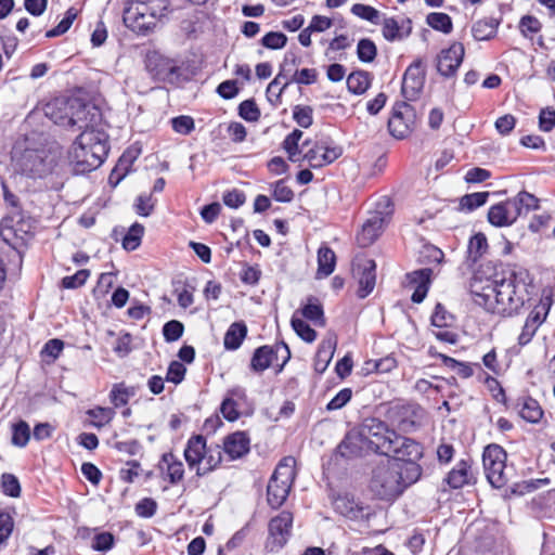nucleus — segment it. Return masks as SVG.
Instances as JSON below:
<instances>
[{"label": "nucleus", "instance_id": "14", "mask_svg": "<svg viewBox=\"0 0 555 555\" xmlns=\"http://www.w3.org/2000/svg\"><path fill=\"white\" fill-rule=\"evenodd\" d=\"M359 448L365 453H378L382 444V421L378 417L363 420L359 429Z\"/></svg>", "mask_w": 555, "mask_h": 555}, {"label": "nucleus", "instance_id": "9", "mask_svg": "<svg viewBox=\"0 0 555 555\" xmlns=\"http://www.w3.org/2000/svg\"><path fill=\"white\" fill-rule=\"evenodd\" d=\"M343 155V147L330 138L317 140L309 149L304 151L302 159L311 168L318 169L334 163Z\"/></svg>", "mask_w": 555, "mask_h": 555}, {"label": "nucleus", "instance_id": "45", "mask_svg": "<svg viewBox=\"0 0 555 555\" xmlns=\"http://www.w3.org/2000/svg\"><path fill=\"white\" fill-rule=\"evenodd\" d=\"M143 233H144V227L142 224H140V223L132 224L122 240L124 248L127 250L137 249L141 243Z\"/></svg>", "mask_w": 555, "mask_h": 555}, {"label": "nucleus", "instance_id": "29", "mask_svg": "<svg viewBox=\"0 0 555 555\" xmlns=\"http://www.w3.org/2000/svg\"><path fill=\"white\" fill-rule=\"evenodd\" d=\"M249 451V438L245 433L236 431L229 435L224 440V452L231 459L243 456Z\"/></svg>", "mask_w": 555, "mask_h": 555}, {"label": "nucleus", "instance_id": "46", "mask_svg": "<svg viewBox=\"0 0 555 555\" xmlns=\"http://www.w3.org/2000/svg\"><path fill=\"white\" fill-rule=\"evenodd\" d=\"M292 327L295 333L306 343H313L317 338V332L307 324L300 318H297L296 314L292 318Z\"/></svg>", "mask_w": 555, "mask_h": 555}, {"label": "nucleus", "instance_id": "23", "mask_svg": "<svg viewBox=\"0 0 555 555\" xmlns=\"http://www.w3.org/2000/svg\"><path fill=\"white\" fill-rule=\"evenodd\" d=\"M158 469L162 478L168 480L170 485H178L184 477V465L172 453L163 454L158 463Z\"/></svg>", "mask_w": 555, "mask_h": 555}, {"label": "nucleus", "instance_id": "47", "mask_svg": "<svg viewBox=\"0 0 555 555\" xmlns=\"http://www.w3.org/2000/svg\"><path fill=\"white\" fill-rule=\"evenodd\" d=\"M488 197V192H476L472 194H466L461 198L460 205L463 209L473 211L483 206L487 203Z\"/></svg>", "mask_w": 555, "mask_h": 555}, {"label": "nucleus", "instance_id": "19", "mask_svg": "<svg viewBox=\"0 0 555 555\" xmlns=\"http://www.w3.org/2000/svg\"><path fill=\"white\" fill-rule=\"evenodd\" d=\"M146 66L159 81L173 82L179 76V67L175 61L158 54L149 56Z\"/></svg>", "mask_w": 555, "mask_h": 555}, {"label": "nucleus", "instance_id": "26", "mask_svg": "<svg viewBox=\"0 0 555 555\" xmlns=\"http://www.w3.org/2000/svg\"><path fill=\"white\" fill-rule=\"evenodd\" d=\"M80 108L70 109V126L68 128L77 126L78 129L91 130L94 129L93 125L99 118V111L95 106L83 103L80 100Z\"/></svg>", "mask_w": 555, "mask_h": 555}, {"label": "nucleus", "instance_id": "55", "mask_svg": "<svg viewBox=\"0 0 555 555\" xmlns=\"http://www.w3.org/2000/svg\"><path fill=\"white\" fill-rule=\"evenodd\" d=\"M183 330L181 322L171 320L164 325L163 334L167 341H176L182 336Z\"/></svg>", "mask_w": 555, "mask_h": 555}, {"label": "nucleus", "instance_id": "12", "mask_svg": "<svg viewBox=\"0 0 555 555\" xmlns=\"http://www.w3.org/2000/svg\"><path fill=\"white\" fill-rule=\"evenodd\" d=\"M352 273L359 282V298H365L376 284V263L365 256H357L352 262Z\"/></svg>", "mask_w": 555, "mask_h": 555}, {"label": "nucleus", "instance_id": "38", "mask_svg": "<svg viewBox=\"0 0 555 555\" xmlns=\"http://www.w3.org/2000/svg\"><path fill=\"white\" fill-rule=\"evenodd\" d=\"M370 76L365 72H354L347 78V88L354 94L364 93L370 87Z\"/></svg>", "mask_w": 555, "mask_h": 555}, {"label": "nucleus", "instance_id": "2", "mask_svg": "<svg viewBox=\"0 0 555 555\" xmlns=\"http://www.w3.org/2000/svg\"><path fill=\"white\" fill-rule=\"evenodd\" d=\"M529 273L525 269H508L502 272V276L495 274L486 283L474 275L469 291L473 300L487 311L503 317L517 313L527 299V286Z\"/></svg>", "mask_w": 555, "mask_h": 555}, {"label": "nucleus", "instance_id": "50", "mask_svg": "<svg viewBox=\"0 0 555 555\" xmlns=\"http://www.w3.org/2000/svg\"><path fill=\"white\" fill-rule=\"evenodd\" d=\"M287 37L283 33L270 31L261 39V43L267 49L278 50L285 47Z\"/></svg>", "mask_w": 555, "mask_h": 555}, {"label": "nucleus", "instance_id": "49", "mask_svg": "<svg viewBox=\"0 0 555 555\" xmlns=\"http://www.w3.org/2000/svg\"><path fill=\"white\" fill-rule=\"evenodd\" d=\"M351 12L362 20L369 21L373 24H378L379 12L373 7L357 3L351 8Z\"/></svg>", "mask_w": 555, "mask_h": 555}, {"label": "nucleus", "instance_id": "32", "mask_svg": "<svg viewBox=\"0 0 555 555\" xmlns=\"http://www.w3.org/2000/svg\"><path fill=\"white\" fill-rule=\"evenodd\" d=\"M336 266L335 253L327 246L323 245L318 250V270L317 279L327 278L333 273Z\"/></svg>", "mask_w": 555, "mask_h": 555}, {"label": "nucleus", "instance_id": "59", "mask_svg": "<svg viewBox=\"0 0 555 555\" xmlns=\"http://www.w3.org/2000/svg\"><path fill=\"white\" fill-rule=\"evenodd\" d=\"M89 275L90 273L88 270H79L74 275L63 278L62 285L65 288H77L86 283Z\"/></svg>", "mask_w": 555, "mask_h": 555}, {"label": "nucleus", "instance_id": "3", "mask_svg": "<svg viewBox=\"0 0 555 555\" xmlns=\"http://www.w3.org/2000/svg\"><path fill=\"white\" fill-rule=\"evenodd\" d=\"M107 150L104 132L96 129L83 130L73 143L68 158L75 172L85 173L101 166Z\"/></svg>", "mask_w": 555, "mask_h": 555}, {"label": "nucleus", "instance_id": "44", "mask_svg": "<svg viewBox=\"0 0 555 555\" xmlns=\"http://www.w3.org/2000/svg\"><path fill=\"white\" fill-rule=\"evenodd\" d=\"M30 439V427L25 421H20L12 426V443L16 447H25Z\"/></svg>", "mask_w": 555, "mask_h": 555}, {"label": "nucleus", "instance_id": "21", "mask_svg": "<svg viewBox=\"0 0 555 555\" xmlns=\"http://www.w3.org/2000/svg\"><path fill=\"white\" fill-rule=\"evenodd\" d=\"M518 217L519 209L515 207L511 199L493 205L488 211V220L494 227H508Z\"/></svg>", "mask_w": 555, "mask_h": 555}, {"label": "nucleus", "instance_id": "63", "mask_svg": "<svg viewBox=\"0 0 555 555\" xmlns=\"http://www.w3.org/2000/svg\"><path fill=\"white\" fill-rule=\"evenodd\" d=\"M114 543V537L109 532H102L94 535L92 540V548L95 551H108Z\"/></svg>", "mask_w": 555, "mask_h": 555}, {"label": "nucleus", "instance_id": "8", "mask_svg": "<svg viewBox=\"0 0 555 555\" xmlns=\"http://www.w3.org/2000/svg\"><path fill=\"white\" fill-rule=\"evenodd\" d=\"M506 452L499 444H489L482 454L483 468L488 481L494 488H503L508 481L505 472Z\"/></svg>", "mask_w": 555, "mask_h": 555}, {"label": "nucleus", "instance_id": "64", "mask_svg": "<svg viewBox=\"0 0 555 555\" xmlns=\"http://www.w3.org/2000/svg\"><path fill=\"white\" fill-rule=\"evenodd\" d=\"M352 392L349 388L341 389L328 403L327 410L334 411L345 406L351 399Z\"/></svg>", "mask_w": 555, "mask_h": 555}, {"label": "nucleus", "instance_id": "25", "mask_svg": "<svg viewBox=\"0 0 555 555\" xmlns=\"http://www.w3.org/2000/svg\"><path fill=\"white\" fill-rule=\"evenodd\" d=\"M431 272V269L425 268L406 274L408 285L415 288L411 296L413 302L421 304L425 299L430 284Z\"/></svg>", "mask_w": 555, "mask_h": 555}, {"label": "nucleus", "instance_id": "40", "mask_svg": "<svg viewBox=\"0 0 555 555\" xmlns=\"http://www.w3.org/2000/svg\"><path fill=\"white\" fill-rule=\"evenodd\" d=\"M426 23L435 30L443 34H450L453 25L451 17L442 12H431L426 17Z\"/></svg>", "mask_w": 555, "mask_h": 555}, {"label": "nucleus", "instance_id": "17", "mask_svg": "<svg viewBox=\"0 0 555 555\" xmlns=\"http://www.w3.org/2000/svg\"><path fill=\"white\" fill-rule=\"evenodd\" d=\"M80 99L72 98L64 99L57 98L53 101L49 102L44 107V114L49 117L54 124L60 125L62 127L70 126V109L80 108Z\"/></svg>", "mask_w": 555, "mask_h": 555}, {"label": "nucleus", "instance_id": "54", "mask_svg": "<svg viewBox=\"0 0 555 555\" xmlns=\"http://www.w3.org/2000/svg\"><path fill=\"white\" fill-rule=\"evenodd\" d=\"M357 52L362 62H371L376 55V46L369 39H362L358 43Z\"/></svg>", "mask_w": 555, "mask_h": 555}, {"label": "nucleus", "instance_id": "33", "mask_svg": "<svg viewBox=\"0 0 555 555\" xmlns=\"http://www.w3.org/2000/svg\"><path fill=\"white\" fill-rule=\"evenodd\" d=\"M382 230V218L373 217L369 219L358 233L357 240L360 246L371 245L378 236Z\"/></svg>", "mask_w": 555, "mask_h": 555}, {"label": "nucleus", "instance_id": "24", "mask_svg": "<svg viewBox=\"0 0 555 555\" xmlns=\"http://www.w3.org/2000/svg\"><path fill=\"white\" fill-rule=\"evenodd\" d=\"M475 476L468 460L457 462L443 479V482L451 489H460L465 485L475 483Z\"/></svg>", "mask_w": 555, "mask_h": 555}, {"label": "nucleus", "instance_id": "52", "mask_svg": "<svg viewBox=\"0 0 555 555\" xmlns=\"http://www.w3.org/2000/svg\"><path fill=\"white\" fill-rule=\"evenodd\" d=\"M1 486L3 492L12 498H17L21 494V486L18 479L12 474H3L1 477Z\"/></svg>", "mask_w": 555, "mask_h": 555}, {"label": "nucleus", "instance_id": "27", "mask_svg": "<svg viewBox=\"0 0 555 555\" xmlns=\"http://www.w3.org/2000/svg\"><path fill=\"white\" fill-rule=\"evenodd\" d=\"M245 398V390L241 387L229 390L220 406L223 417L230 422L236 421L240 417L238 408Z\"/></svg>", "mask_w": 555, "mask_h": 555}, {"label": "nucleus", "instance_id": "56", "mask_svg": "<svg viewBox=\"0 0 555 555\" xmlns=\"http://www.w3.org/2000/svg\"><path fill=\"white\" fill-rule=\"evenodd\" d=\"M172 129L180 134H189L194 130V119L191 116H179L171 119Z\"/></svg>", "mask_w": 555, "mask_h": 555}, {"label": "nucleus", "instance_id": "31", "mask_svg": "<svg viewBox=\"0 0 555 555\" xmlns=\"http://www.w3.org/2000/svg\"><path fill=\"white\" fill-rule=\"evenodd\" d=\"M138 154L139 151L130 149L120 156L118 163L109 176L111 183H119L130 172L132 164L137 159Z\"/></svg>", "mask_w": 555, "mask_h": 555}, {"label": "nucleus", "instance_id": "16", "mask_svg": "<svg viewBox=\"0 0 555 555\" xmlns=\"http://www.w3.org/2000/svg\"><path fill=\"white\" fill-rule=\"evenodd\" d=\"M425 70L422 60L414 61L405 70L402 79V94L409 100H415L424 88Z\"/></svg>", "mask_w": 555, "mask_h": 555}, {"label": "nucleus", "instance_id": "15", "mask_svg": "<svg viewBox=\"0 0 555 555\" xmlns=\"http://www.w3.org/2000/svg\"><path fill=\"white\" fill-rule=\"evenodd\" d=\"M464 55L465 49L461 42H453L449 48L441 50L436 57L438 73L444 78L455 76Z\"/></svg>", "mask_w": 555, "mask_h": 555}, {"label": "nucleus", "instance_id": "6", "mask_svg": "<svg viewBox=\"0 0 555 555\" xmlns=\"http://www.w3.org/2000/svg\"><path fill=\"white\" fill-rule=\"evenodd\" d=\"M295 466L293 456H285L279 462L267 487L268 502L272 507H280L288 496L296 476Z\"/></svg>", "mask_w": 555, "mask_h": 555}, {"label": "nucleus", "instance_id": "4", "mask_svg": "<svg viewBox=\"0 0 555 555\" xmlns=\"http://www.w3.org/2000/svg\"><path fill=\"white\" fill-rule=\"evenodd\" d=\"M168 7V0H126L124 24L139 35H147L166 16Z\"/></svg>", "mask_w": 555, "mask_h": 555}, {"label": "nucleus", "instance_id": "20", "mask_svg": "<svg viewBox=\"0 0 555 555\" xmlns=\"http://www.w3.org/2000/svg\"><path fill=\"white\" fill-rule=\"evenodd\" d=\"M17 166L23 175L29 177H42L51 169L42 155L37 151H26L17 162Z\"/></svg>", "mask_w": 555, "mask_h": 555}, {"label": "nucleus", "instance_id": "5", "mask_svg": "<svg viewBox=\"0 0 555 555\" xmlns=\"http://www.w3.org/2000/svg\"><path fill=\"white\" fill-rule=\"evenodd\" d=\"M184 459L190 469L202 477L212 472L222 460L219 446H207L206 439L198 435L189 439L184 449Z\"/></svg>", "mask_w": 555, "mask_h": 555}, {"label": "nucleus", "instance_id": "11", "mask_svg": "<svg viewBox=\"0 0 555 555\" xmlns=\"http://www.w3.org/2000/svg\"><path fill=\"white\" fill-rule=\"evenodd\" d=\"M421 408L412 403L395 402L387 410V420L402 431H411L421 417Z\"/></svg>", "mask_w": 555, "mask_h": 555}, {"label": "nucleus", "instance_id": "7", "mask_svg": "<svg viewBox=\"0 0 555 555\" xmlns=\"http://www.w3.org/2000/svg\"><path fill=\"white\" fill-rule=\"evenodd\" d=\"M33 222L20 210H14L0 222V236L13 248L25 243L33 233Z\"/></svg>", "mask_w": 555, "mask_h": 555}, {"label": "nucleus", "instance_id": "1", "mask_svg": "<svg viewBox=\"0 0 555 555\" xmlns=\"http://www.w3.org/2000/svg\"><path fill=\"white\" fill-rule=\"evenodd\" d=\"M384 456L387 457L384 501L392 503L421 478L423 469L418 461L423 457V447L414 439L386 428Z\"/></svg>", "mask_w": 555, "mask_h": 555}, {"label": "nucleus", "instance_id": "37", "mask_svg": "<svg viewBox=\"0 0 555 555\" xmlns=\"http://www.w3.org/2000/svg\"><path fill=\"white\" fill-rule=\"evenodd\" d=\"M301 314L304 318L314 322L315 325H325L323 308L315 297L308 298L307 304L301 309Z\"/></svg>", "mask_w": 555, "mask_h": 555}, {"label": "nucleus", "instance_id": "48", "mask_svg": "<svg viewBox=\"0 0 555 555\" xmlns=\"http://www.w3.org/2000/svg\"><path fill=\"white\" fill-rule=\"evenodd\" d=\"M76 17L77 11L74 8L68 9L63 20L57 24L56 27L48 30L46 37L52 38L65 34L70 28Z\"/></svg>", "mask_w": 555, "mask_h": 555}, {"label": "nucleus", "instance_id": "13", "mask_svg": "<svg viewBox=\"0 0 555 555\" xmlns=\"http://www.w3.org/2000/svg\"><path fill=\"white\" fill-rule=\"evenodd\" d=\"M414 120V108L406 102L398 103L388 120V131L395 139L402 140L410 134Z\"/></svg>", "mask_w": 555, "mask_h": 555}, {"label": "nucleus", "instance_id": "36", "mask_svg": "<svg viewBox=\"0 0 555 555\" xmlns=\"http://www.w3.org/2000/svg\"><path fill=\"white\" fill-rule=\"evenodd\" d=\"M137 393V387L127 386L125 383H118L113 385L109 392L111 402L115 408L126 405L128 401Z\"/></svg>", "mask_w": 555, "mask_h": 555}, {"label": "nucleus", "instance_id": "39", "mask_svg": "<svg viewBox=\"0 0 555 555\" xmlns=\"http://www.w3.org/2000/svg\"><path fill=\"white\" fill-rule=\"evenodd\" d=\"M515 207L519 209V216L539 208V199L531 193L521 191L515 197L509 198Z\"/></svg>", "mask_w": 555, "mask_h": 555}, {"label": "nucleus", "instance_id": "61", "mask_svg": "<svg viewBox=\"0 0 555 555\" xmlns=\"http://www.w3.org/2000/svg\"><path fill=\"white\" fill-rule=\"evenodd\" d=\"M238 113L242 118L248 121H255L259 118V109L254 101L246 100L240 104Z\"/></svg>", "mask_w": 555, "mask_h": 555}, {"label": "nucleus", "instance_id": "30", "mask_svg": "<svg viewBox=\"0 0 555 555\" xmlns=\"http://www.w3.org/2000/svg\"><path fill=\"white\" fill-rule=\"evenodd\" d=\"M520 417L529 423H539L543 416V410L539 402L531 397L520 398L517 402Z\"/></svg>", "mask_w": 555, "mask_h": 555}, {"label": "nucleus", "instance_id": "58", "mask_svg": "<svg viewBox=\"0 0 555 555\" xmlns=\"http://www.w3.org/2000/svg\"><path fill=\"white\" fill-rule=\"evenodd\" d=\"M555 127V109L551 107L542 108L539 114V128L544 132H550Z\"/></svg>", "mask_w": 555, "mask_h": 555}, {"label": "nucleus", "instance_id": "18", "mask_svg": "<svg viewBox=\"0 0 555 555\" xmlns=\"http://www.w3.org/2000/svg\"><path fill=\"white\" fill-rule=\"evenodd\" d=\"M551 307V301L548 298L541 301V305L535 307L533 311L528 315L522 331L518 337V344L521 346L527 345L531 341L539 326L544 322L548 310Z\"/></svg>", "mask_w": 555, "mask_h": 555}, {"label": "nucleus", "instance_id": "51", "mask_svg": "<svg viewBox=\"0 0 555 555\" xmlns=\"http://www.w3.org/2000/svg\"><path fill=\"white\" fill-rule=\"evenodd\" d=\"M453 322V315L450 314L441 304H437L435 312L431 315V324L436 327H447Z\"/></svg>", "mask_w": 555, "mask_h": 555}, {"label": "nucleus", "instance_id": "28", "mask_svg": "<svg viewBox=\"0 0 555 555\" xmlns=\"http://www.w3.org/2000/svg\"><path fill=\"white\" fill-rule=\"evenodd\" d=\"M337 346V338L333 334H328L320 344L314 361V369L319 373H323L328 366L335 349Z\"/></svg>", "mask_w": 555, "mask_h": 555}, {"label": "nucleus", "instance_id": "41", "mask_svg": "<svg viewBox=\"0 0 555 555\" xmlns=\"http://www.w3.org/2000/svg\"><path fill=\"white\" fill-rule=\"evenodd\" d=\"M87 415L91 418L92 426L101 428L114 418L115 411L111 408L96 406L88 410Z\"/></svg>", "mask_w": 555, "mask_h": 555}, {"label": "nucleus", "instance_id": "10", "mask_svg": "<svg viewBox=\"0 0 555 555\" xmlns=\"http://www.w3.org/2000/svg\"><path fill=\"white\" fill-rule=\"evenodd\" d=\"M289 358L291 351L284 343L274 347L261 346L255 350L250 367L257 373H261L274 364L279 366V370H282Z\"/></svg>", "mask_w": 555, "mask_h": 555}, {"label": "nucleus", "instance_id": "43", "mask_svg": "<svg viewBox=\"0 0 555 555\" xmlns=\"http://www.w3.org/2000/svg\"><path fill=\"white\" fill-rule=\"evenodd\" d=\"M301 138H302V131L295 129L292 133H289L285 138V140L283 142L284 150L287 152L288 158L292 162L299 160V156H300L301 152L298 149V143Z\"/></svg>", "mask_w": 555, "mask_h": 555}, {"label": "nucleus", "instance_id": "34", "mask_svg": "<svg viewBox=\"0 0 555 555\" xmlns=\"http://www.w3.org/2000/svg\"><path fill=\"white\" fill-rule=\"evenodd\" d=\"M247 334V327L243 322H234L228 328L223 345L228 350H236L242 345Z\"/></svg>", "mask_w": 555, "mask_h": 555}, {"label": "nucleus", "instance_id": "42", "mask_svg": "<svg viewBox=\"0 0 555 555\" xmlns=\"http://www.w3.org/2000/svg\"><path fill=\"white\" fill-rule=\"evenodd\" d=\"M488 248L487 237L483 233H477L469 240L467 253L468 258L476 262Z\"/></svg>", "mask_w": 555, "mask_h": 555}, {"label": "nucleus", "instance_id": "62", "mask_svg": "<svg viewBox=\"0 0 555 555\" xmlns=\"http://www.w3.org/2000/svg\"><path fill=\"white\" fill-rule=\"evenodd\" d=\"M157 509V503L150 498H145L137 503L135 512L139 516L150 518L154 516Z\"/></svg>", "mask_w": 555, "mask_h": 555}, {"label": "nucleus", "instance_id": "35", "mask_svg": "<svg viewBox=\"0 0 555 555\" xmlns=\"http://www.w3.org/2000/svg\"><path fill=\"white\" fill-rule=\"evenodd\" d=\"M499 21L489 17L477 21L472 27L473 37L476 40H490L492 39L498 30Z\"/></svg>", "mask_w": 555, "mask_h": 555}, {"label": "nucleus", "instance_id": "57", "mask_svg": "<svg viewBox=\"0 0 555 555\" xmlns=\"http://www.w3.org/2000/svg\"><path fill=\"white\" fill-rule=\"evenodd\" d=\"M186 373L185 366L179 361H172L169 364L166 380L171 382L173 384H180L184 379V375Z\"/></svg>", "mask_w": 555, "mask_h": 555}, {"label": "nucleus", "instance_id": "60", "mask_svg": "<svg viewBox=\"0 0 555 555\" xmlns=\"http://www.w3.org/2000/svg\"><path fill=\"white\" fill-rule=\"evenodd\" d=\"M540 21L531 15H525L521 17L519 22V28L524 36H528L529 34H535L541 30Z\"/></svg>", "mask_w": 555, "mask_h": 555}, {"label": "nucleus", "instance_id": "53", "mask_svg": "<svg viewBox=\"0 0 555 555\" xmlns=\"http://www.w3.org/2000/svg\"><path fill=\"white\" fill-rule=\"evenodd\" d=\"M293 117L296 122L302 128H309L312 125V108L310 106H295Z\"/></svg>", "mask_w": 555, "mask_h": 555}, {"label": "nucleus", "instance_id": "22", "mask_svg": "<svg viewBox=\"0 0 555 555\" xmlns=\"http://www.w3.org/2000/svg\"><path fill=\"white\" fill-rule=\"evenodd\" d=\"M292 525L293 515L287 511L281 512L276 517L270 520V535L278 547H282L286 543L291 534Z\"/></svg>", "mask_w": 555, "mask_h": 555}]
</instances>
